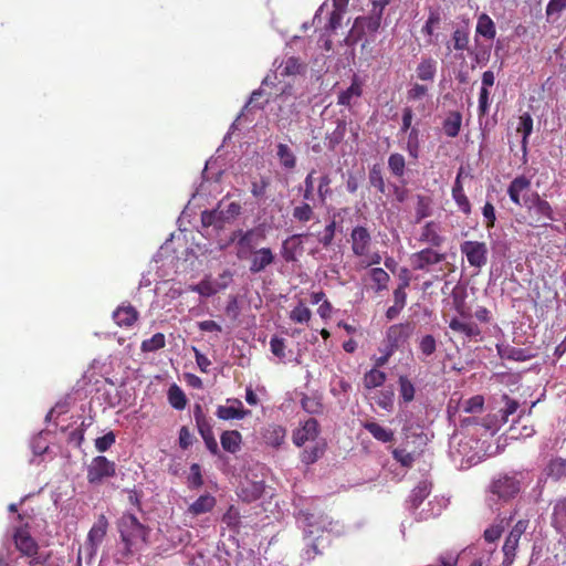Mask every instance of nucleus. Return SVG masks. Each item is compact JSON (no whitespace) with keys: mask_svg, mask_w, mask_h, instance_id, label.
I'll return each instance as SVG.
<instances>
[{"mask_svg":"<svg viewBox=\"0 0 566 566\" xmlns=\"http://www.w3.org/2000/svg\"><path fill=\"white\" fill-rule=\"evenodd\" d=\"M431 200L426 196L417 197V206H416V221L420 222L422 219L429 217L431 214L430 209Z\"/></svg>","mask_w":566,"mask_h":566,"instance_id":"49","label":"nucleus"},{"mask_svg":"<svg viewBox=\"0 0 566 566\" xmlns=\"http://www.w3.org/2000/svg\"><path fill=\"white\" fill-rule=\"evenodd\" d=\"M332 178L328 174H323L318 178L317 185V199L319 203L325 205L326 200L333 196V190L331 188Z\"/></svg>","mask_w":566,"mask_h":566,"instance_id":"42","label":"nucleus"},{"mask_svg":"<svg viewBox=\"0 0 566 566\" xmlns=\"http://www.w3.org/2000/svg\"><path fill=\"white\" fill-rule=\"evenodd\" d=\"M346 4L347 0H334V9L329 13L328 22L325 25L327 32H334L340 27Z\"/></svg>","mask_w":566,"mask_h":566,"instance_id":"25","label":"nucleus"},{"mask_svg":"<svg viewBox=\"0 0 566 566\" xmlns=\"http://www.w3.org/2000/svg\"><path fill=\"white\" fill-rule=\"evenodd\" d=\"M484 398L480 395L473 396L464 402L463 410L468 413L481 412Z\"/></svg>","mask_w":566,"mask_h":566,"instance_id":"60","label":"nucleus"},{"mask_svg":"<svg viewBox=\"0 0 566 566\" xmlns=\"http://www.w3.org/2000/svg\"><path fill=\"white\" fill-rule=\"evenodd\" d=\"M292 216L296 221L306 223L314 218L315 212L308 201L304 200L301 205L293 208Z\"/></svg>","mask_w":566,"mask_h":566,"instance_id":"41","label":"nucleus"},{"mask_svg":"<svg viewBox=\"0 0 566 566\" xmlns=\"http://www.w3.org/2000/svg\"><path fill=\"white\" fill-rule=\"evenodd\" d=\"M336 232V221L331 220L324 228L323 234L319 237L318 242L324 247L328 248L332 245Z\"/></svg>","mask_w":566,"mask_h":566,"instance_id":"56","label":"nucleus"},{"mask_svg":"<svg viewBox=\"0 0 566 566\" xmlns=\"http://www.w3.org/2000/svg\"><path fill=\"white\" fill-rule=\"evenodd\" d=\"M368 276L370 281L374 283V289L376 292L384 291L388 287V282L390 280L389 274L381 268H373L368 272Z\"/></svg>","mask_w":566,"mask_h":566,"instance_id":"37","label":"nucleus"},{"mask_svg":"<svg viewBox=\"0 0 566 566\" xmlns=\"http://www.w3.org/2000/svg\"><path fill=\"white\" fill-rule=\"evenodd\" d=\"M521 480L516 475L503 474L490 484V492L500 500L509 501L521 492Z\"/></svg>","mask_w":566,"mask_h":566,"instance_id":"6","label":"nucleus"},{"mask_svg":"<svg viewBox=\"0 0 566 566\" xmlns=\"http://www.w3.org/2000/svg\"><path fill=\"white\" fill-rule=\"evenodd\" d=\"M13 541L17 549L23 555L30 558L29 565H42L46 558L39 555V545L35 539L30 535L29 531L19 527L13 534Z\"/></svg>","mask_w":566,"mask_h":566,"instance_id":"3","label":"nucleus"},{"mask_svg":"<svg viewBox=\"0 0 566 566\" xmlns=\"http://www.w3.org/2000/svg\"><path fill=\"white\" fill-rule=\"evenodd\" d=\"M302 408L308 413H319L323 410V403L316 396H304L301 400Z\"/></svg>","mask_w":566,"mask_h":566,"instance_id":"50","label":"nucleus"},{"mask_svg":"<svg viewBox=\"0 0 566 566\" xmlns=\"http://www.w3.org/2000/svg\"><path fill=\"white\" fill-rule=\"evenodd\" d=\"M419 241L438 248L444 242V238L440 234V226L434 221L427 222L419 237Z\"/></svg>","mask_w":566,"mask_h":566,"instance_id":"16","label":"nucleus"},{"mask_svg":"<svg viewBox=\"0 0 566 566\" xmlns=\"http://www.w3.org/2000/svg\"><path fill=\"white\" fill-rule=\"evenodd\" d=\"M221 214L222 212L219 211V209H214L211 211L206 210L201 213V222L205 227L213 226L216 228L221 229L224 224Z\"/></svg>","mask_w":566,"mask_h":566,"instance_id":"46","label":"nucleus"},{"mask_svg":"<svg viewBox=\"0 0 566 566\" xmlns=\"http://www.w3.org/2000/svg\"><path fill=\"white\" fill-rule=\"evenodd\" d=\"M388 168L394 176L401 178L406 170L405 157L399 153L391 154L388 158Z\"/></svg>","mask_w":566,"mask_h":566,"instance_id":"43","label":"nucleus"},{"mask_svg":"<svg viewBox=\"0 0 566 566\" xmlns=\"http://www.w3.org/2000/svg\"><path fill=\"white\" fill-rule=\"evenodd\" d=\"M449 327L454 332L464 334L469 338L481 335V329L475 323L462 322L455 317L450 321Z\"/></svg>","mask_w":566,"mask_h":566,"instance_id":"28","label":"nucleus"},{"mask_svg":"<svg viewBox=\"0 0 566 566\" xmlns=\"http://www.w3.org/2000/svg\"><path fill=\"white\" fill-rule=\"evenodd\" d=\"M249 261V272L251 274H258L263 272L268 266L272 265L275 261V254L271 248L264 247L258 249Z\"/></svg>","mask_w":566,"mask_h":566,"instance_id":"10","label":"nucleus"},{"mask_svg":"<svg viewBox=\"0 0 566 566\" xmlns=\"http://www.w3.org/2000/svg\"><path fill=\"white\" fill-rule=\"evenodd\" d=\"M138 316L137 310L129 303L118 306L113 312L114 322L116 325L124 328L132 327L137 322Z\"/></svg>","mask_w":566,"mask_h":566,"instance_id":"15","label":"nucleus"},{"mask_svg":"<svg viewBox=\"0 0 566 566\" xmlns=\"http://www.w3.org/2000/svg\"><path fill=\"white\" fill-rule=\"evenodd\" d=\"M517 133L522 134V149L524 155L527 150L528 137L533 132V118L530 113H524L520 116Z\"/></svg>","mask_w":566,"mask_h":566,"instance_id":"34","label":"nucleus"},{"mask_svg":"<svg viewBox=\"0 0 566 566\" xmlns=\"http://www.w3.org/2000/svg\"><path fill=\"white\" fill-rule=\"evenodd\" d=\"M165 344V335L163 333H156L150 338L143 340L142 350L146 353L155 352L160 348H164Z\"/></svg>","mask_w":566,"mask_h":566,"instance_id":"47","label":"nucleus"},{"mask_svg":"<svg viewBox=\"0 0 566 566\" xmlns=\"http://www.w3.org/2000/svg\"><path fill=\"white\" fill-rule=\"evenodd\" d=\"M116 474V464L104 455L93 458L87 467V481L90 484L97 485L104 479L113 478Z\"/></svg>","mask_w":566,"mask_h":566,"instance_id":"5","label":"nucleus"},{"mask_svg":"<svg viewBox=\"0 0 566 566\" xmlns=\"http://www.w3.org/2000/svg\"><path fill=\"white\" fill-rule=\"evenodd\" d=\"M304 69L305 65L298 57L290 56L281 63L280 73L282 76H294L301 74Z\"/></svg>","mask_w":566,"mask_h":566,"instance_id":"35","label":"nucleus"},{"mask_svg":"<svg viewBox=\"0 0 566 566\" xmlns=\"http://www.w3.org/2000/svg\"><path fill=\"white\" fill-rule=\"evenodd\" d=\"M460 250L471 266L480 269L488 262V247L484 242L464 241Z\"/></svg>","mask_w":566,"mask_h":566,"instance_id":"8","label":"nucleus"},{"mask_svg":"<svg viewBox=\"0 0 566 566\" xmlns=\"http://www.w3.org/2000/svg\"><path fill=\"white\" fill-rule=\"evenodd\" d=\"M219 211L222 212V221L223 223L230 222L233 219H235L241 213V206L238 202H230L226 209H220V206L218 207Z\"/></svg>","mask_w":566,"mask_h":566,"instance_id":"58","label":"nucleus"},{"mask_svg":"<svg viewBox=\"0 0 566 566\" xmlns=\"http://www.w3.org/2000/svg\"><path fill=\"white\" fill-rule=\"evenodd\" d=\"M270 186V178L262 176L259 180L251 182V193L256 199H262L266 195V190Z\"/></svg>","mask_w":566,"mask_h":566,"instance_id":"51","label":"nucleus"},{"mask_svg":"<svg viewBox=\"0 0 566 566\" xmlns=\"http://www.w3.org/2000/svg\"><path fill=\"white\" fill-rule=\"evenodd\" d=\"M419 130L417 128H412L409 132L408 142H407V151L410 157L417 159L419 156Z\"/></svg>","mask_w":566,"mask_h":566,"instance_id":"57","label":"nucleus"},{"mask_svg":"<svg viewBox=\"0 0 566 566\" xmlns=\"http://www.w3.org/2000/svg\"><path fill=\"white\" fill-rule=\"evenodd\" d=\"M217 504V500L211 494L200 495L192 504L188 507V513L192 516H198L208 512H211Z\"/></svg>","mask_w":566,"mask_h":566,"instance_id":"22","label":"nucleus"},{"mask_svg":"<svg viewBox=\"0 0 566 566\" xmlns=\"http://www.w3.org/2000/svg\"><path fill=\"white\" fill-rule=\"evenodd\" d=\"M115 434L113 431L107 432L103 437L95 440V448L98 452L107 451L115 443Z\"/></svg>","mask_w":566,"mask_h":566,"instance_id":"62","label":"nucleus"},{"mask_svg":"<svg viewBox=\"0 0 566 566\" xmlns=\"http://www.w3.org/2000/svg\"><path fill=\"white\" fill-rule=\"evenodd\" d=\"M497 353L502 359L525 361L533 357L527 348L514 347L511 345H497Z\"/></svg>","mask_w":566,"mask_h":566,"instance_id":"18","label":"nucleus"},{"mask_svg":"<svg viewBox=\"0 0 566 566\" xmlns=\"http://www.w3.org/2000/svg\"><path fill=\"white\" fill-rule=\"evenodd\" d=\"M301 234H293L282 243L281 254L285 262L296 261V252L302 250Z\"/></svg>","mask_w":566,"mask_h":566,"instance_id":"23","label":"nucleus"},{"mask_svg":"<svg viewBox=\"0 0 566 566\" xmlns=\"http://www.w3.org/2000/svg\"><path fill=\"white\" fill-rule=\"evenodd\" d=\"M168 401L170 406L177 410H184L187 405V397L182 389L174 384L168 389Z\"/></svg>","mask_w":566,"mask_h":566,"instance_id":"38","label":"nucleus"},{"mask_svg":"<svg viewBox=\"0 0 566 566\" xmlns=\"http://www.w3.org/2000/svg\"><path fill=\"white\" fill-rule=\"evenodd\" d=\"M452 198L457 203L458 208L465 214L471 213V203L467 195L464 193L463 185L461 181V171L457 175L452 187Z\"/></svg>","mask_w":566,"mask_h":566,"instance_id":"19","label":"nucleus"},{"mask_svg":"<svg viewBox=\"0 0 566 566\" xmlns=\"http://www.w3.org/2000/svg\"><path fill=\"white\" fill-rule=\"evenodd\" d=\"M467 296V289L461 285H455L451 292L452 304L454 310L462 318L465 319L472 317L471 310L465 302Z\"/></svg>","mask_w":566,"mask_h":566,"instance_id":"17","label":"nucleus"},{"mask_svg":"<svg viewBox=\"0 0 566 566\" xmlns=\"http://www.w3.org/2000/svg\"><path fill=\"white\" fill-rule=\"evenodd\" d=\"M462 125L460 112H451L442 123V129L448 137L454 138L459 135Z\"/></svg>","mask_w":566,"mask_h":566,"instance_id":"29","label":"nucleus"},{"mask_svg":"<svg viewBox=\"0 0 566 566\" xmlns=\"http://www.w3.org/2000/svg\"><path fill=\"white\" fill-rule=\"evenodd\" d=\"M475 32L488 40H493L496 35V27L494 21L486 13L478 17Z\"/></svg>","mask_w":566,"mask_h":566,"instance_id":"27","label":"nucleus"},{"mask_svg":"<svg viewBox=\"0 0 566 566\" xmlns=\"http://www.w3.org/2000/svg\"><path fill=\"white\" fill-rule=\"evenodd\" d=\"M437 349V340L432 335H424L419 340V350L424 357L431 356Z\"/></svg>","mask_w":566,"mask_h":566,"instance_id":"54","label":"nucleus"},{"mask_svg":"<svg viewBox=\"0 0 566 566\" xmlns=\"http://www.w3.org/2000/svg\"><path fill=\"white\" fill-rule=\"evenodd\" d=\"M285 340L277 336H273L270 340L271 353L280 359L285 358Z\"/></svg>","mask_w":566,"mask_h":566,"instance_id":"64","label":"nucleus"},{"mask_svg":"<svg viewBox=\"0 0 566 566\" xmlns=\"http://www.w3.org/2000/svg\"><path fill=\"white\" fill-rule=\"evenodd\" d=\"M416 73L421 81H433L437 73V62L432 57H422Z\"/></svg>","mask_w":566,"mask_h":566,"instance_id":"30","label":"nucleus"},{"mask_svg":"<svg viewBox=\"0 0 566 566\" xmlns=\"http://www.w3.org/2000/svg\"><path fill=\"white\" fill-rule=\"evenodd\" d=\"M117 527L123 548L117 552L116 562L128 564L134 554L146 546L149 530L132 513L123 514L118 520Z\"/></svg>","mask_w":566,"mask_h":566,"instance_id":"1","label":"nucleus"},{"mask_svg":"<svg viewBox=\"0 0 566 566\" xmlns=\"http://www.w3.org/2000/svg\"><path fill=\"white\" fill-rule=\"evenodd\" d=\"M520 538H512L511 535H507L502 547L504 558L502 562V566H512L516 556V549L518 547Z\"/></svg>","mask_w":566,"mask_h":566,"instance_id":"36","label":"nucleus"},{"mask_svg":"<svg viewBox=\"0 0 566 566\" xmlns=\"http://www.w3.org/2000/svg\"><path fill=\"white\" fill-rule=\"evenodd\" d=\"M369 182L379 192H385V181L382 177L381 168L378 165H374L369 170Z\"/></svg>","mask_w":566,"mask_h":566,"instance_id":"53","label":"nucleus"},{"mask_svg":"<svg viewBox=\"0 0 566 566\" xmlns=\"http://www.w3.org/2000/svg\"><path fill=\"white\" fill-rule=\"evenodd\" d=\"M107 528L108 521L105 515L101 514L87 535V541L93 547L98 546L103 542L107 533Z\"/></svg>","mask_w":566,"mask_h":566,"instance_id":"21","label":"nucleus"},{"mask_svg":"<svg viewBox=\"0 0 566 566\" xmlns=\"http://www.w3.org/2000/svg\"><path fill=\"white\" fill-rule=\"evenodd\" d=\"M227 403L229 405H220L216 410V416L221 420H232V419H244L247 416L251 413L250 410L244 409L243 403L239 399H228Z\"/></svg>","mask_w":566,"mask_h":566,"instance_id":"12","label":"nucleus"},{"mask_svg":"<svg viewBox=\"0 0 566 566\" xmlns=\"http://www.w3.org/2000/svg\"><path fill=\"white\" fill-rule=\"evenodd\" d=\"M276 155L279 157L281 166L284 169L292 170L296 167V157L293 150L286 144L280 143L276 146Z\"/></svg>","mask_w":566,"mask_h":566,"instance_id":"33","label":"nucleus"},{"mask_svg":"<svg viewBox=\"0 0 566 566\" xmlns=\"http://www.w3.org/2000/svg\"><path fill=\"white\" fill-rule=\"evenodd\" d=\"M349 242L352 252L355 256H368V252L373 245L371 233L368 228L364 226H356L350 231Z\"/></svg>","mask_w":566,"mask_h":566,"instance_id":"7","label":"nucleus"},{"mask_svg":"<svg viewBox=\"0 0 566 566\" xmlns=\"http://www.w3.org/2000/svg\"><path fill=\"white\" fill-rule=\"evenodd\" d=\"M440 14L437 11H430L429 17L421 29V32L428 36H432L434 27L440 23Z\"/></svg>","mask_w":566,"mask_h":566,"instance_id":"63","label":"nucleus"},{"mask_svg":"<svg viewBox=\"0 0 566 566\" xmlns=\"http://www.w3.org/2000/svg\"><path fill=\"white\" fill-rule=\"evenodd\" d=\"M446 254L439 253L431 248H426L411 255V264L415 270H426L430 265L444 261Z\"/></svg>","mask_w":566,"mask_h":566,"instance_id":"13","label":"nucleus"},{"mask_svg":"<svg viewBox=\"0 0 566 566\" xmlns=\"http://www.w3.org/2000/svg\"><path fill=\"white\" fill-rule=\"evenodd\" d=\"M547 476L555 481H559L566 476V460L562 458H555L549 461L546 468Z\"/></svg>","mask_w":566,"mask_h":566,"instance_id":"39","label":"nucleus"},{"mask_svg":"<svg viewBox=\"0 0 566 566\" xmlns=\"http://www.w3.org/2000/svg\"><path fill=\"white\" fill-rule=\"evenodd\" d=\"M415 329V325L412 323H399L394 324L388 327L386 331V347L388 348V354L394 355L395 352L402 348L409 340Z\"/></svg>","mask_w":566,"mask_h":566,"instance_id":"4","label":"nucleus"},{"mask_svg":"<svg viewBox=\"0 0 566 566\" xmlns=\"http://www.w3.org/2000/svg\"><path fill=\"white\" fill-rule=\"evenodd\" d=\"M265 231L260 227L248 230H235L230 237V241L235 245V256L240 261H248L258 250L259 243L265 240Z\"/></svg>","mask_w":566,"mask_h":566,"instance_id":"2","label":"nucleus"},{"mask_svg":"<svg viewBox=\"0 0 566 566\" xmlns=\"http://www.w3.org/2000/svg\"><path fill=\"white\" fill-rule=\"evenodd\" d=\"M325 444L316 443L310 448H306L301 453V460L305 464H313L316 462L324 453Z\"/></svg>","mask_w":566,"mask_h":566,"instance_id":"45","label":"nucleus"},{"mask_svg":"<svg viewBox=\"0 0 566 566\" xmlns=\"http://www.w3.org/2000/svg\"><path fill=\"white\" fill-rule=\"evenodd\" d=\"M409 285V280L406 279L401 284L398 285V287L394 291V304L405 307L407 303V293L406 289Z\"/></svg>","mask_w":566,"mask_h":566,"instance_id":"61","label":"nucleus"},{"mask_svg":"<svg viewBox=\"0 0 566 566\" xmlns=\"http://www.w3.org/2000/svg\"><path fill=\"white\" fill-rule=\"evenodd\" d=\"M203 485V478L201 474V467L198 463H192L190 467V474L188 476V486L191 490H197Z\"/></svg>","mask_w":566,"mask_h":566,"instance_id":"52","label":"nucleus"},{"mask_svg":"<svg viewBox=\"0 0 566 566\" xmlns=\"http://www.w3.org/2000/svg\"><path fill=\"white\" fill-rule=\"evenodd\" d=\"M531 190V179L524 175L515 177L507 187V195L511 201L522 207L524 206V198H527V192Z\"/></svg>","mask_w":566,"mask_h":566,"instance_id":"11","label":"nucleus"},{"mask_svg":"<svg viewBox=\"0 0 566 566\" xmlns=\"http://www.w3.org/2000/svg\"><path fill=\"white\" fill-rule=\"evenodd\" d=\"M315 169H312L304 179V189H303V200L312 201L314 200V190H315Z\"/></svg>","mask_w":566,"mask_h":566,"instance_id":"55","label":"nucleus"},{"mask_svg":"<svg viewBox=\"0 0 566 566\" xmlns=\"http://www.w3.org/2000/svg\"><path fill=\"white\" fill-rule=\"evenodd\" d=\"M392 458L405 468H411L415 462V457L412 453L405 449H394Z\"/></svg>","mask_w":566,"mask_h":566,"instance_id":"59","label":"nucleus"},{"mask_svg":"<svg viewBox=\"0 0 566 566\" xmlns=\"http://www.w3.org/2000/svg\"><path fill=\"white\" fill-rule=\"evenodd\" d=\"M312 317V312L303 302H300L290 313V319L294 323H307Z\"/></svg>","mask_w":566,"mask_h":566,"instance_id":"48","label":"nucleus"},{"mask_svg":"<svg viewBox=\"0 0 566 566\" xmlns=\"http://www.w3.org/2000/svg\"><path fill=\"white\" fill-rule=\"evenodd\" d=\"M363 94V86L356 75H354L350 86L342 91L337 97V104L340 106H350L353 98H358Z\"/></svg>","mask_w":566,"mask_h":566,"instance_id":"24","label":"nucleus"},{"mask_svg":"<svg viewBox=\"0 0 566 566\" xmlns=\"http://www.w3.org/2000/svg\"><path fill=\"white\" fill-rule=\"evenodd\" d=\"M470 32L467 28H458L451 34V41L447 44V50L465 51L469 50Z\"/></svg>","mask_w":566,"mask_h":566,"instance_id":"20","label":"nucleus"},{"mask_svg":"<svg viewBox=\"0 0 566 566\" xmlns=\"http://www.w3.org/2000/svg\"><path fill=\"white\" fill-rule=\"evenodd\" d=\"M377 2L373 1V10L371 14L368 17L357 18L355 23L360 24L363 28H366L369 32H375L379 25L381 20L382 11L377 10Z\"/></svg>","mask_w":566,"mask_h":566,"instance_id":"32","label":"nucleus"},{"mask_svg":"<svg viewBox=\"0 0 566 566\" xmlns=\"http://www.w3.org/2000/svg\"><path fill=\"white\" fill-rule=\"evenodd\" d=\"M524 207L528 211L534 210L538 219L556 220L551 203L543 199L537 192H532L527 198H524Z\"/></svg>","mask_w":566,"mask_h":566,"instance_id":"9","label":"nucleus"},{"mask_svg":"<svg viewBox=\"0 0 566 566\" xmlns=\"http://www.w3.org/2000/svg\"><path fill=\"white\" fill-rule=\"evenodd\" d=\"M220 442L223 450L230 453H237L242 443V436L238 430H227L222 432Z\"/></svg>","mask_w":566,"mask_h":566,"instance_id":"26","label":"nucleus"},{"mask_svg":"<svg viewBox=\"0 0 566 566\" xmlns=\"http://www.w3.org/2000/svg\"><path fill=\"white\" fill-rule=\"evenodd\" d=\"M386 374L377 368H373L364 376V387L366 389H374L380 387L386 381Z\"/></svg>","mask_w":566,"mask_h":566,"instance_id":"40","label":"nucleus"},{"mask_svg":"<svg viewBox=\"0 0 566 566\" xmlns=\"http://www.w3.org/2000/svg\"><path fill=\"white\" fill-rule=\"evenodd\" d=\"M363 427L378 441L391 442L394 440V432L389 429L384 428L375 421H366Z\"/></svg>","mask_w":566,"mask_h":566,"instance_id":"31","label":"nucleus"},{"mask_svg":"<svg viewBox=\"0 0 566 566\" xmlns=\"http://www.w3.org/2000/svg\"><path fill=\"white\" fill-rule=\"evenodd\" d=\"M319 433V424L316 419L310 418L303 424L294 430L293 442L297 447H302L307 441H313Z\"/></svg>","mask_w":566,"mask_h":566,"instance_id":"14","label":"nucleus"},{"mask_svg":"<svg viewBox=\"0 0 566 566\" xmlns=\"http://www.w3.org/2000/svg\"><path fill=\"white\" fill-rule=\"evenodd\" d=\"M399 384V395L403 402L408 403L411 402L415 399V385L411 382V380L407 376H400L398 379Z\"/></svg>","mask_w":566,"mask_h":566,"instance_id":"44","label":"nucleus"}]
</instances>
